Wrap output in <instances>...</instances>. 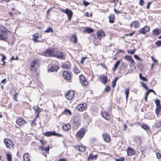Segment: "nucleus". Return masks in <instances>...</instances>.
<instances>
[{
	"label": "nucleus",
	"mask_w": 161,
	"mask_h": 161,
	"mask_svg": "<svg viewBox=\"0 0 161 161\" xmlns=\"http://www.w3.org/2000/svg\"><path fill=\"white\" fill-rule=\"evenodd\" d=\"M9 32L5 27L3 26H0V40L6 41L7 37V35Z\"/></svg>",
	"instance_id": "obj_1"
},
{
	"label": "nucleus",
	"mask_w": 161,
	"mask_h": 161,
	"mask_svg": "<svg viewBox=\"0 0 161 161\" xmlns=\"http://www.w3.org/2000/svg\"><path fill=\"white\" fill-rule=\"evenodd\" d=\"M155 103L156 104L155 109V114L158 116L161 110V105L160 104V101L158 99H157L155 100Z\"/></svg>",
	"instance_id": "obj_2"
},
{
	"label": "nucleus",
	"mask_w": 161,
	"mask_h": 161,
	"mask_svg": "<svg viewBox=\"0 0 161 161\" xmlns=\"http://www.w3.org/2000/svg\"><path fill=\"white\" fill-rule=\"evenodd\" d=\"M86 132V129L85 128H82L78 130L75 134L76 137L82 138L84 136Z\"/></svg>",
	"instance_id": "obj_3"
},
{
	"label": "nucleus",
	"mask_w": 161,
	"mask_h": 161,
	"mask_svg": "<svg viewBox=\"0 0 161 161\" xmlns=\"http://www.w3.org/2000/svg\"><path fill=\"white\" fill-rule=\"evenodd\" d=\"M39 63L38 60L37 59H35L31 62L30 67L32 71H35L36 70V67L38 66Z\"/></svg>",
	"instance_id": "obj_4"
},
{
	"label": "nucleus",
	"mask_w": 161,
	"mask_h": 161,
	"mask_svg": "<svg viewBox=\"0 0 161 161\" xmlns=\"http://www.w3.org/2000/svg\"><path fill=\"white\" fill-rule=\"evenodd\" d=\"M61 11L67 15L69 20H71L73 13L71 10H69L68 8H66L65 10H61Z\"/></svg>",
	"instance_id": "obj_5"
},
{
	"label": "nucleus",
	"mask_w": 161,
	"mask_h": 161,
	"mask_svg": "<svg viewBox=\"0 0 161 161\" xmlns=\"http://www.w3.org/2000/svg\"><path fill=\"white\" fill-rule=\"evenodd\" d=\"M4 142L7 148H11L14 146V143L12 141L9 139H4Z\"/></svg>",
	"instance_id": "obj_6"
},
{
	"label": "nucleus",
	"mask_w": 161,
	"mask_h": 161,
	"mask_svg": "<svg viewBox=\"0 0 161 161\" xmlns=\"http://www.w3.org/2000/svg\"><path fill=\"white\" fill-rule=\"evenodd\" d=\"M25 123H27L26 121L23 118H19L16 120V124L19 126L24 125Z\"/></svg>",
	"instance_id": "obj_7"
},
{
	"label": "nucleus",
	"mask_w": 161,
	"mask_h": 161,
	"mask_svg": "<svg viewBox=\"0 0 161 161\" xmlns=\"http://www.w3.org/2000/svg\"><path fill=\"white\" fill-rule=\"evenodd\" d=\"M55 53L54 49L49 48L45 51L44 55L47 56V54L48 53L49 56H54Z\"/></svg>",
	"instance_id": "obj_8"
},
{
	"label": "nucleus",
	"mask_w": 161,
	"mask_h": 161,
	"mask_svg": "<svg viewBox=\"0 0 161 161\" xmlns=\"http://www.w3.org/2000/svg\"><path fill=\"white\" fill-rule=\"evenodd\" d=\"M99 79L100 81L103 84H105L108 81V78L107 76L102 75L99 76Z\"/></svg>",
	"instance_id": "obj_9"
},
{
	"label": "nucleus",
	"mask_w": 161,
	"mask_h": 161,
	"mask_svg": "<svg viewBox=\"0 0 161 161\" xmlns=\"http://www.w3.org/2000/svg\"><path fill=\"white\" fill-rule=\"evenodd\" d=\"M150 30L149 27L145 26L144 27L141 29L139 31L140 33L145 34L147 32H148Z\"/></svg>",
	"instance_id": "obj_10"
},
{
	"label": "nucleus",
	"mask_w": 161,
	"mask_h": 161,
	"mask_svg": "<svg viewBox=\"0 0 161 161\" xmlns=\"http://www.w3.org/2000/svg\"><path fill=\"white\" fill-rule=\"evenodd\" d=\"M64 78L67 80H69L71 78V75L69 72L67 71H64L63 73Z\"/></svg>",
	"instance_id": "obj_11"
},
{
	"label": "nucleus",
	"mask_w": 161,
	"mask_h": 161,
	"mask_svg": "<svg viewBox=\"0 0 161 161\" xmlns=\"http://www.w3.org/2000/svg\"><path fill=\"white\" fill-rule=\"evenodd\" d=\"M86 106L85 103L80 104L77 106L76 108L79 111H82L86 109Z\"/></svg>",
	"instance_id": "obj_12"
},
{
	"label": "nucleus",
	"mask_w": 161,
	"mask_h": 161,
	"mask_svg": "<svg viewBox=\"0 0 161 161\" xmlns=\"http://www.w3.org/2000/svg\"><path fill=\"white\" fill-rule=\"evenodd\" d=\"M79 79L80 82L82 85H86L87 84V82L86 80L85 77L83 75H80Z\"/></svg>",
	"instance_id": "obj_13"
},
{
	"label": "nucleus",
	"mask_w": 161,
	"mask_h": 161,
	"mask_svg": "<svg viewBox=\"0 0 161 161\" xmlns=\"http://www.w3.org/2000/svg\"><path fill=\"white\" fill-rule=\"evenodd\" d=\"M74 95V92L73 91H70L68 93L66 94L65 96L67 99L69 100L72 99Z\"/></svg>",
	"instance_id": "obj_14"
},
{
	"label": "nucleus",
	"mask_w": 161,
	"mask_h": 161,
	"mask_svg": "<svg viewBox=\"0 0 161 161\" xmlns=\"http://www.w3.org/2000/svg\"><path fill=\"white\" fill-rule=\"evenodd\" d=\"M80 119L78 117H75L73 120V123L75 126L78 127L80 125Z\"/></svg>",
	"instance_id": "obj_15"
},
{
	"label": "nucleus",
	"mask_w": 161,
	"mask_h": 161,
	"mask_svg": "<svg viewBox=\"0 0 161 161\" xmlns=\"http://www.w3.org/2000/svg\"><path fill=\"white\" fill-rule=\"evenodd\" d=\"M54 56L57 57L58 59H63V53L62 52H58L57 51H56Z\"/></svg>",
	"instance_id": "obj_16"
},
{
	"label": "nucleus",
	"mask_w": 161,
	"mask_h": 161,
	"mask_svg": "<svg viewBox=\"0 0 161 161\" xmlns=\"http://www.w3.org/2000/svg\"><path fill=\"white\" fill-rule=\"evenodd\" d=\"M140 26V23L138 21L135 20L130 24V27L131 28L134 27L136 28H138Z\"/></svg>",
	"instance_id": "obj_17"
},
{
	"label": "nucleus",
	"mask_w": 161,
	"mask_h": 161,
	"mask_svg": "<svg viewBox=\"0 0 161 161\" xmlns=\"http://www.w3.org/2000/svg\"><path fill=\"white\" fill-rule=\"evenodd\" d=\"M127 154L128 156H131L135 153V150L130 147H128L127 149Z\"/></svg>",
	"instance_id": "obj_18"
},
{
	"label": "nucleus",
	"mask_w": 161,
	"mask_h": 161,
	"mask_svg": "<svg viewBox=\"0 0 161 161\" xmlns=\"http://www.w3.org/2000/svg\"><path fill=\"white\" fill-rule=\"evenodd\" d=\"M97 38L99 39H102L105 36L104 32L103 31H98L97 32Z\"/></svg>",
	"instance_id": "obj_19"
},
{
	"label": "nucleus",
	"mask_w": 161,
	"mask_h": 161,
	"mask_svg": "<svg viewBox=\"0 0 161 161\" xmlns=\"http://www.w3.org/2000/svg\"><path fill=\"white\" fill-rule=\"evenodd\" d=\"M104 140L107 142H108L110 141L109 136L107 133H103L102 135Z\"/></svg>",
	"instance_id": "obj_20"
},
{
	"label": "nucleus",
	"mask_w": 161,
	"mask_h": 161,
	"mask_svg": "<svg viewBox=\"0 0 161 161\" xmlns=\"http://www.w3.org/2000/svg\"><path fill=\"white\" fill-rule=\"evenodd\" d=\"M102 117L106 120H108L110 118V116L108 113L106 112H104L102 113Z\"/></svg>",
	"instance_id": "obj_21"
},
{
	"label": "nucleus",
	"mask_w": 161,
	"mask_h": 161,
	"mask_svg": "<svg viewBox=\"0 0 161 161\" xmlns=\"http://www.w3.org/2000/svg\"><path fill=\"white\" fill-rule=\"evenodd\" d=\"M33 108L35 111V113H36V117H38V115L41 111V108L38 106H34Z\"/></svg>",
	"instance_id": "obj_22"
},
{
	"label": "nucleus",
	"mask_w": 161,
	"mask_h": 161,
	"mask_svg": "<svg viewBox=\"0 0 161 161\" xmlns=\"http://www.w3.org/2000/svg\"><path fill=\"white\" fill-rule=\"evenodd\" d=\"M58 69L59 68L56 65H53L51 66L50 68L48 69V71L51 72L57 71Z\"/></svg>",
	"instance_id": "obj_23"
},
{
	"label": "nucleus",
	"mask_w": 161,
	"mask_h": 161,
	"mask_svg": "<svg viewBox=\"0 0 161 161\" xmlns=\"http://www.w3.org/2000/svg\"><path fill=\"white\" fill-rule=\"evenodd\" d=\"M76 149H78L79 151H80L82 152H84L85 150V147L82 146H77L75 147Z\"/></svg>",
	"instance_id": "obj_24"
},
{
	"label": "nucleus",
	"mask_w": 161,
	"mask_h": 161,
	"mask_svg": "<svg viewBox=\"0 0 161 161\" xmlns=\"http://www.w3.org/2000/svg\"><path fill=\"white\" fill-rule=\"evenodd\" d=\"M31 160L28 153H25L23 155V161H30Z\"/></svg>",
	"instance_id": "obj_25"
},
{
	"label": "nucleus",
	"mask_w": 161,
	"mask_h": 161,
	"mask_svg": "<svg viewBox=\"0 0 161 161\" xmlns=\"http://www.w3.org/2000/svg\"><path fill=\"white\" fill-rule=\"evenodd\" d=\"M63 129L65 131H68L71 129V126L69 124H65L62 127Z\"/></svg>",
	"instance_id": "obj_26"
},
{
	"label": "nucleus",
	"mask_w": 161,
	"mask_h": 161,
	"mask_svg": "<svg viewBox=\"0 0 161 161\" xmlns=\"http://www.w3.org/2000/svg\"><path fill=\"white\" fill-rule=\"evenodd\" d=\"M93 29L90 27H87L86 29L83 30V32H86L88 34L91 33L93 31Z\"/></svg>",
	"instance_id": "obj_27"
},
{
	"label": "nucleus",
	"mask_w": 161,
	"mask_h": 161,
	"mask_svg": "<svg viewBox=\"0 0 161 161\" xmlns=\"http://www.w3.org/2000/svg\"><path fill=\"white\" fill-rule=\"evenodd\" d=\"M97 156L98 155L97 154L94 155L92 154H90L88 157V160H89V159L91 160L96 159L97 158Z\"/></svg>",
	"instance_id": "obj_28"
},
{
	"label": "nucleus",
	"mask_w": 161,
	"mask_h": 161,
	"mask_svg": "<svg viewBox=\"0 0 161 161\" xmlns=\"http://www.w3.org/2000/svg\"><path fill=\"white\" fill-rule=\"evenodd\" d=\"M160 30L158 28L154 29L153 31V35L158 36L160 33Z\"/></svg>",
	"instance_id": "obj_29"
},
{
	"label": "nucleus",
	"mask_w": 161,
	"mask_h": 161,
	"mask_svg": "<svg viewBox=\"0 0 161 161\" xmlns=\"http://www.w3.org/2000/svg\"><path fill=\"white\" fill-rule=\"evenodd\" d=\"M70 40L71 42H73L75 44L77 41V38L76 35H72L71 37Z\"/></svg>",
	"instance_id": "obj_30"
},
{
	"label": "nucleus",
	"mask_w": 161,
	"mask_h": 161,
	"mask_svg": "<svg viewBox=\"0 0 161 161\" xmlns=\"http://www.w3.org/2000/svg\"><path fill=\"white\" fill-rule=\"evenodd\" d=\"M120 62V61L119 60H118L115 64L114 65V67L112 69V70L113 71H115L116 70V69L117 68L119 65Z\"/></svg>",
	"instance_id": "obj_31"
},
{
	"label": "nucleus",
	"mask_w": 161,
	"mask_h": 161,
	"mask_svg": "<svg viewBox=\"0 0 161 161\" xmlns=\"http://www.w3.org/2000/svg\"><path fill=\"white\" fill-rule=\"evenodd\" d=\"M54 133V131H48L44 133V135L48 137L51 136H53Z\"/></svg>",
	"instance_id": "obj_32"
},
{
	"label": "nucleus",
	"mask_w": 161,
	"mask_h": 161,
	"mask_svg": "<svg viewBox=\"0 0 161 161\" xmlns=\"http://www.w3.org/2000/svg\"><path fill=\"white\" fill-rule=\"evenodd\" d=\"M115 17L113 14H111L109 16V22L110 23H114V20Z\"/></svg>",
	"instance_id": "obj_33"
},
{
	"label": "nucleus",
	"mask_w": 161,
	"mask_h": 161,
	"mask_svg": "<svg viewBox=\"0 0 161 161\" xmlns=\"http://www.w3.org/2000/svg\"><path fill=\"white\" fill-rule=\"evenodd\" d=\"M140 150L142 153V155H144L146 152V147H141L140 148Z\"/></svg>",
	"instance_id": "obj_34"
},
{
	"label": "nucleus",
	"mask_w": 161,
	"mask_h": 161,
	"mask_svg": "<svg viewBox=\"0 0 161 161\" xmlns=\"http://www.w3.org/2000/svg\"><path fill=\"white\" fill-rule=\"evenodd\" d=\"M7 159L8 161H12V156L9 153L6 154Z\"/></svg>",
	"instance_id": "obj_35"
},
{
	"label": "nucleus",
	"mask_w": 161,
	"mask_h": 161,
	"mask_svg": "<svg viewBox=\"0 0 161 161\" xmlns=\"http://www.w3.org/2000/svg\"><path fill=\"white\" fill-rule=\"evenodd\" d=\"M155 126L157 128H158L161 126V121L158 120L156 121Z\"/></svg>",
	"instance_id": "obj_36"
},
{
	"label": "nucleus",
	"mask_w": 161,
	"mask_h": 161,
	"mask_svg": "<svg viewBox=\"0 0 161 161\" xmlns=\"http://www.w3.org/2000/svg\"><path fill=\"white\" fill-rule=\"evenodd\" d=\"M119 79L118 77H115L114 78L113 80L112 81V87H114L116 85V81L117 80Z\"/></svg>",
	"instance_id": "obj_37"
},
{
	"label": "nucleus",
	"mask_w": 161,
	"mask_h": 161,
	"mask_svg": "<svg viewBox=\"0 0 161 161\" xmlns=\"http://www.w3.org/2000/svg\"><path fill=\"white\" fill-rule=\"evenodd\" d=\"M38 33H36V34H34L33 35V40L35 42H39V41H37V39L39 37V36H38L36 35H38Z\"/></svg>",
	"instance_id": "obj_38"
},
{
	"label": "nucleus",
	"mask_w": 161,
	"mask_h": 161,
	"mask_svg": "<svg viewBox=\"0 0 161 161\" xmlns=\"http://www.w3.org/2000/svg\"><path fill=\"white\" fill-rule=\"evenodd\" d=\"M139 77L140 79L143 81H147V79L146 77L142 76V73H140L139 74Z\"/></svg>",
	"instance_id": "obj_39"
},
{
	"label": "nucleus",
	"mask_w": 161,
	"mask_h": 161,
	"mask_svg": "<svg viewBox=\"0 0 161 161\" xmlns=\"http://www.w3.org/2000/svg\"><path fill=\"white\" fill-rule=\"evenodd\" d=\"M129 88L126 89L125 91V94L126 96V101H127V99L129 97Z\"/></svg>",
	"instance_id": "obj_40"
},
{
	"label": "nucleus",
	"mask_w": 161,
	"mask_h": 161,
	"mask_svg": "<svg viewBox=\"0 0 161 161\" xmlns=\"http://www.w3.org/2000/svg\"><path fill=\"white\" fill-rule=\"evenodd\" d=\"M45 32L46 33H49V32H53V29L50 27H48L46 30L45 31Z\"/></svg>",
	"instance_id": "obj_41"
},
{
	"label": "nucleus",
	"mask_w": 161,
	"mask_h": 161,
	"mask_svg": "<svg viewBox=\"0 0 161 161\" xmlns=\"http://www.w3.org/2000/svg\"><path fill=\"white\" fill-rule=\"evenodd\" d=\"M64 113L66 114H69L70 115H71V112L70 111V110L68 109L65 108L64 111Z\"/></svg>",
	"instance_id": "obj_42"
},
{
	"label": "nucleus",
	"mask_w": 161,
	"mask_h": 161,
	"mask_svg": "<svg viewBox=\"0 0 161 161\" xmlns=\"http://www.w3.org/2000/svg\"><path fill=\"white\" fill-rule=\"evenodd\" d=\"M132 57L128 55H126L124 57V59L127 60L128 61H130V59L132 58Z\"/></svg>",
	"instance_id": "obj_43"
},
{
	"label": "nucleus",
	"mask_w": 161,
	"mask_h": 161,
	"mask_svg": "<svg viewBox=\"0 0 161 161\" xmlns=\"http://www.w3.org/2000/svg\"><path fill=\"white\" fill-rule=\"evenodd\" d=\"M141 85H142V86L144 88H145V89H146L147 90H148L149 89H148V87L146 84H145V83H143V82H141Z\"/></svg>",
	"instance_id": "obj_44"
},
{
	"label": "nucleus",
	"mask_w": 161,
	"mask_h": 161,
	"mask_svg": "<svg viewBox=\"0 0 161 161\" xmlns=\"http://www.w3.org/2000/svg\"><path fill=\"white\" fill-rule=\"evenodd\" d=\"M141 126L142 128L146 130L149 129V126L146 124H143Z\"/></svg>",
	"instance_id": "obj_45"
},
{
	"label": "nucleus",
	"mask_w": 161,
	"mask_h": 161,
	"mask_svg": "<svg viewBox=\"0 0 161 161\" xmlns=\"http://www.w3.org/2000/svg\"><path fill=\"white\" fill-rule=\"evenodd\" d=\"M135 51H136L135 49L134 50L129 49L127 51V52L129 53H130L131 54H133L135 53Z\"/></svg>",
	"instance_id": "obj_46"
},
{
	"label": "nucleus",
	"mask_w": 161,
	"mask_h": 161,
	"mask_svg": "<svg viewBox=\"0 0 161 161\" xmlns=\"http://www.w3.org/2000/svg\"><path fill=\"white\" fill-rule=\"evenodd\" d=\"M73 71L76 74L79 73V69L75 67L73 69Z\"/></svg>",
	"instance_id": "obj_47"
},
{
	"label": "nucleus",
	"mask_w": 161,
	"mask_h": 161,
	"mask_svg": "<svg viewBox=\"0 0 161 161\" xmlns=\"http://www.w3.org/2000/svg\"><path fill=\"white\" fill-rule=\"evenodd\" d=\"M87 58L86 57H84L82 58L80 61V64H83L84 63V61Z\"/></svg>",
	"instance_id": "obj_48"
},
{
	"label": "nucleus",
	"mask_w": 161,
	"mask_h": 161,
	"mask_svg": "<svg viewBox=\"0 0 161 161\" xmlns=\"http://www.w3.org/2000/svg\"><path fill=\"white\" fill-rule=\"evenodd\" d=\"M148 90H147V92L145 94V100L146 101H147V97L148 96L149 93L150 92V91H148Z\"/></svg>",
	"instance_id": "obj_49"
},
{
	"label": "nucleus",
	"mask_w": 161,
	"mask_h": 161,
	"mask_svg": "<svg viewBox=\"0 0 161 161\" xmlns=\"http://www.w3.org/2000/svg\"><path fill=\"white\" fill-rule=\"evenodd\" d=\"M155 44L158 47L161 46V41L158 40L155 42Z\"/></svg>",
	"instance_id": "obj_50"
},
{
	"label": "nucleus",
	"mask_w": 161,
	"mask_h": 161,
	"mask_svg": "<svg viewBox=\"0 0 161 161\" xmlns=\"http://www.w3.org/2000/svg\"><path fill=\"white\" fill-rule=\"evenodd\" d=\"M18 94L17 93H15L14 95V96L13 97V99L15 101H17L18 100L17 99V98H18Z\"/></svg>",
	"instance_id": "obj_51"
},
{
	"label": "nucleus",
	"mask_w": 161,
	"mask_h": 161,
	"mask_svg": "<svg viewBox=\"0 0 161 161\" xmlns=\"http://www.w3.org/2000/svg\"><path fill=\"white\" fill-rule=\"evenodd\" d=\"M83 4L85 6H88L90 4V3L88 2H87L85 0H83Z\"/></svg>",
	"instance_id": "obj_52"
},
{
	"label": "nucleus",
	"mask_w": 161,
	"mask_h": 161,
	"mask_svg": "<svg viewBox=\"0 0 161 161\" xmlns=\"http://www.w3.org/2000/svg\"><path fill=\"white\" fill-rule=\"evenodd\" d=\"M54 133H54L53 136H57L58 137H63V135H62L61 134H60L59 133H56L55 131H54Z\"/></svg>",
	"instance_id": "obj_53"
},
{
	"label": "nucleus",
	"mask_w": 161,
	"mask_h": 161,
	"mask_svg": "<svg viewBox=\"0 0 161 161\" xmlns=\"http://www.w3.org/2000/svg\"><path fill=\"white\" fill-rule=\"evenodd\" d=\"M84 118L85 119H88L89 116L86 113H85L83 115Z\"/></svg>",
	"instance_id": "obj_54"
},
{
	"label": "nucleus",
	"mask_w": 161,
	"mask_h": 161,
	"mask_svg": "<svg viewBox=\"0 0 161 161\" xmlns=\"http://www.w3.org/2000/svg\"><path fill=\"white\" fill-rule=\"evenodd\" d=\"M62 67L63 68L66 69H69V65L68 64L62 65Z\"/></svg>",
	"instance_id": "obj_55"
},
{
	"label": "nucleus",
	"mask_w": 161,
	"mask_h": 161,
	"mask_svg": "<svg viewBox=\"0 0 161 161\" xmlns=\"http://www.w3.org/2000/svg\"><path fill=\"white\" fill-rule=\"evenodd\" d=\"M110 90V87L109 86H108L105 88L104 91L106 92H108Z\"/></svg>",
	"instance_id": "obj_56"
},
{
	"label": "nucleus",
	"mask_w": 161,
	"mask_h": 161,
	"mask_svg": "<svg viewBox=\"0 0 161 161\" xmlns=\"http://www.w3.org/2000/svg\"><path fill=\"white\" fill-rule=\"evenodd\" d=\"M134 57L135 59H136L139 60L140 61L142 60V59L139 58L138 56L137 55H134Z\"/></svg>",
	"instance_id": "obj_57"
},
{
	"label": "nucleus",
	"mask_w": 161,
	"mask_h": 161,
	"mask_svg": "<svg viewBox=\"0 0 161 161\" xmlns=\"http://www.w3.org/2000/svg\"><path fill=\"white\" fill-rule=\"evenodd\" d=\"M1 55L2 56V58L1 60L2 61H4V60L6 59V57L5 56H4L3 54H1Z\"/></svg>",
	"instance_id": "obj_58"
},
{
	"label": "nucleus",
	"mask_w": 161,
	"mask_h": 161,
	"mask_svg": "<svg viewBox=\"0 0 161 161\" xmlns=\"http://www.w3.org/2000/svg\"><path fill=\"white\" fill-rule=\"evenodd\" d=\"M49 150V147H45L44 148V151H45L46 152L48 153Z\"/></svg>",
	"instance_id": "obj_59"
},
{
	"label": "nucleus",
	"mask_w": 161,
	"mask_h": 161,
	"mask_svg": "<svg viewBox=\"0 0 161 161\" xmlns=\"http://www.w3.org/2000/svg\"><path fill=\"white\" fill-rule=\"evenodd\" d=\"M124 158H123L121 157L119 159H116V161H124Z\"/></svg>",
	"instance_id": "obj_60"
},
{
	"label": "nucleus",
	"mask_w": 161,
	"mask_h": 161,
	"mask_svg": "<svg viewBox=\"0 0 161 161\" xmlns=\"http://www.w3.org/2000/svg\"><path fill=\"white\" fill-rule=\"evenodd\" d=\"M130 61L131 62V64H132V65L131 66H132V65H133V66L135 65H134V63H135L134 61V60L132 58H131V59H130Z\"/></svg>",
	"instance_id": "obj_61"
},
{
	"label": "nucleus",
	"mask_w": 161,
	"mask_h": 161,
	"mask_svg": "<svg viewBox=\"0 0 161 161\" xmlns=\"http://www.w3.org/2000/svg\"><path fill=\"white\" fill-rule=\"evenodd\" d=\"M156 155H157V157L158 159H159V158H161V155L160 153H157Z\"/></svg>",
	"instance_id": "obj_62"
},
{
	"label": "nucleus",
	"mask_w": 161,
	"mask_h": 161,
	"mask_svg": "<svg viewBox=\"0 0 161 161\" xmlns=\"http://www.w3.org/2000/svg\"><path fill=\"white\" fill-rule=\"evenodd\" d=\"M139 3L140 5L142 6L144 4V2L143 0H140Z\"/></svg>",
	"instance_id": "obj_63"
},
{
	"label": "nucleus",
	"mask_w": 161,
	"mask_h": 161,
	"mask_svg": "<svg viewBox=\"0 0 161 161\" xmlns=\"http://www.w3.org/2000/svg\"><path fill=\"white\" fill-rule=\"evenodd\" d=\"M58 161H67V159L66 158H60L58 160Z\"/></svg>",
	"instance_id": "obj_64"
}]
</instances>
